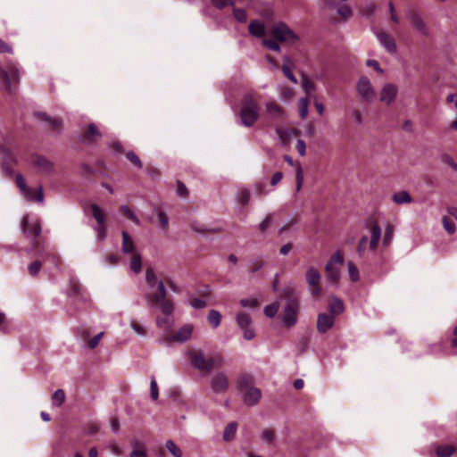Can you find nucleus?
<instances>
[{"mask_svg": "<svg viewBox=\"0 0 457 457\" xmlns=\"http://www.w3.org/2000/svg\"><path fill=\"white\" fill-rule=\"evenodd\" d=\"M272 38H263L262 44L264 47L276 53H280V43L293 45L300 40V37L284 21L275 22L271 26Z\"/></svg>", "mask_w": 457, "mask_h": 457, "instance_id": "1", "label": "nucleus"}, {"mask_svg": "<svg viewBox=\"0 0 457 457\" xmlns=\"http://www.w3.org/2000/svg\"><path fill=\"white\" fill-rule=\"evenodd\" d=\"M162 295H160V300L157 296H154V308L158 307L161 315L156 317V325L158 328L169 330L174 324L173 318V303L167 298L166 288L162 287Z\"/></svg>", "mask_w": 457, "mask_h": 457, "instance_id": "2", "label": "nucleus"}, {"mask_svg": "<svg viewBox=\"0 0 457 457\" xmlns=\"http://www.w3.org/2000/svg\"><path fill=\"white\" fill-rule=\"evenodd\" d=\"M293 292L290 288H285L283 295L287 298L284 307L282 321L287 328L295 326L297 322V315L299 312V302L296 298L292 297Z\"/></svg>", "mask_w": 457, "mask_h": 457, "instance_id": "3", "label": "nucleus"}, {"mask_svg": "<svg viewBox=\"0 0 457 457\" xmlns=\"http://www.w3.org/2000/svg\"><path fill=\"white\" fill-rule=\"evenodd\" d=\"M259 106L252 96H245L240 111L241 123L252 127L259 118Z\"/></svg>", "mask_w": 457, "mask_h": 457, "instance_id": "4", "label": "nucleus"}, {"mask_svg": "<svg viewBox=\"0 0 457 457\" xmlns=\"http://www.w3.org/2000/svg\"><path fill=\"white\" fill-rule=\"evenodd\" d=\"M145 282L150 289L157 287L158 292H152L145 295V299L149 308H154V296H157L160 299V295H162V286L165 288L162 280L159 279L153 268H147L145 270Z\"/></svg>", "mask_w": 457, "mask_h": 457, "instance_id": "5", "label": "nucleus"}, {"mask_svg": "<svg viewBox=\"0 0 457 457\" xmlns=\"http://www.w3.org/2000/svg\"><path fill=\"white\" fill-rule=\"evenodd\" d=\"M407 16L413 29L421 36L428 37L430 30L421 13L417 9H409Z\"/></svg>", "mask_w": 457, "mask_h": 457, "instance_id": "6", "label": "nucleus"}, {"mask_svg": "<svg viewBox=\"0 0 457 457\" xmlns=\"http://www.w3.org/2000/svg\"><path fill=\"white\" fill-rule=\"evenodd\" d=\"M356 90L359 96L368 103L373 102L376 98L374 87L366 76L359 78L356 85Z\"/></svg>", "mask_w": 457, "mask_h": 457, "instance_id": "7", "label": "nucleus"}, {"mask_svg": "<svg viewBox=\"0 0 457 457\" xmlns=\"http://www.w3.org/2000/svg\"><path fill=\"white\" fill-rule=\"evenodd\" d=\"M305 279L310 287V293L312 296H319L321 294L320 280L321 275L317 268L311 266L305 273Z\"/></svg>", "mask_w": 457, "mask_h": 457, "instance_id": "8", "label": "nucleus"}, {"mask_svg": "<svg viewBox=\"0 0 457 457\" xmlns=\"http://www.w3.org/2000/svg\"><path fill=\"white\" fill-rule=\"evenodd\" d=\"M237 326L244 332V338L245 340H252L255 337V331L253 328V321L250 315L240 312L237 315L236 318Z\"/></svg>", "mask_w": 457, "mask_h": 457, "instance_id": "9", "label": "nucleus"}, {"mask_svg": "<svg viewBox=\"0 0 457 457\" xmlns=\"http://www.w3.org/2000/svg\"><path fill=\"white\" fill-rule=\"evenodd\" d=\"M211 388L215 394H224L229 387L228 378L223 371L215 373L210 381Z\"/></svg>", "mask_w": 457, "mask_h": 457, "instance_id": "10", "label": "nucleus"}, {"mask_svg": "<svg viewBox=\"0 0 457 457\" xmlns=\"http://www.w3.org/2000/svg\"><path fill=\"white\" fill-rule=\"evenodd\" d=\"M22 226V233L31 240L32 246H36L37 237L41 233V226L36 221L32 223H29L28 217L24 216L21 221Z\"/></svg>", "mask_w": 457, "mask_h": 457, "instance_id": "11", "label": "nucleus"}, {"mask_svg": "<svg viewBox=\"0 0 457 457\" xmlns=\"http://www.w3.org/2000/svg\"><path fill=\"white\" fill-rule=\"evenodd\" d=\"M0 76L9 90H12V87L20 81V71L16 65H11L8 70L1 68Z\"/></svg>", "mask_w": 457, "mask_h": 457, "instance_id": "12", "label": "nucleus"}, {"mask_svg": "<svg viewBox=\"0 0 457 457\" xmlns=\"http://www.w3.org/2000/svg\"><path fill=\"white\" fill-rule=\"evenodd\" d=\"M365 228L369 229L370 233L369 247L370 251H375L378 248L379 240L381 238V228L375 220H370V221L366 222Z\"/></svg>", "mask_w": 457, "mask_h": 457, "instance_id": "13", "label": "nucleus"}, {"mask_svg": "<svg viewBox=\"0 0 457 457\" xmlns=\"http://www.w3.org/2000/svg\"><path fill=\"white\" fill-rule=\"evenodd\" d=\"M398 95V87L393 83L385 84L379 92V101L386 105L393 104Z\"/></svg>", "mask_w": 457, "mask_h": 457, "instance_id": "14", "label": "nucleus"}, {"mask_svg": "<svg viewBox=\"0 0 457 457\" xmlns=\"http://www.w3.org/2000/svg\"><path fill=\"white\" fill-rule=\"evenodd\" d=\"M188 356L195 368L207 372V355L202 350H192L188 353Z\"/></svg>", "mask_w": 457, "mask_h": 457, "instance_id": "15", "label": "nucleus"}, {"mask_svg": "<svg viewBox=\"0 0 457 457\" xmlns=\"http://www.w3.org/2000/svg\"><path fill=\"white\" fill-rule=\"evenodd\" d=\"M32 164L38 170L40 173L51 174L54 170V164L47 158L36 155L32 159Z\"/></svg>", "mask_w": 457, "mask_h": 457, "instance_id": "16", "label": "nucleus"}, {"mask_svg": "<svg viewBox=\"0 0 457 457\" xmlns=\"http://www.w3.org/2000/svg\"><path fill=\"white\" fill-rule=\"evenodd\" d=\"M335 323V317L328 313H320L317 319V330L320 333H326Z\"/></svg>", "mask_w": 457, "mask_h": 457, "instance_id": "17", "label": "nucleus"}, {"mask_svg": "<svg viewBox=\"0 0 457 457\" xmlns=\"http://www.w3.org/2000/svg\"><path fill=\"white\" fill-rule=\"evenodd\" d=\"M377 38L380 45L384 46L390 54H395L397 51L395 42L392 37L384 31L376 33Z\"/></svg>", "mask_w": 457, "mask_h": 457, "instance_id": "18", "label": "nucleus"}, {"mask_svg": "<svg viewBox=\"0 0 457 457\" xmlns=\"http://www.w3.org/2000/svg\"><path fill=\"white\" fill-rule=\"evenodd\" d=\"M102 137L101 132L97 129L96 125L91 123L87 126V129L85 130L83 135L81 136V141L84 144H91L95 142L96 139Z\"/></svg>", "mask_w": 457, "mask_h": 457, "instance_id": "19", "label": "nucleus"}, {"mask_svg": "<svg viewBox=\"0 0 457 457\" xmlns=\"http://www.w3.org/2000/svg\"><path fill=\"white\" fill-rule=\"evenodd\" d=\"M244 393V403L248 406H253L258 403L262 397V392L259 388L253 386L252 388H249Z\"/></svg>", "mask_w": 457, "mask_h": 457, "instance_id": "20", "label": "nucleus"}, {"mask_svg": "<svg viewBox=\"0 0 457 457\" xmlns=\"http://www.w3.org/2000/svg\"><path fill=\"white\" fill-rule=\"evenodd\" d=\"M194 327L191 324H186L181 327L174 335L170 337V340L177 342H185L188 340L193 333Z\"/></svg>", "mask_w": 457, "mask_h": 457, "instance_id": "21", "label": "nucleus"}, {"mask_svg": "<svg viewBox=\"0 0 457 457\" xmlns=\"http://www.w3.org/2000/svg\"><path fill=\"white\" fill-rule=\"evenodd\" d=\"M248 31L253 37L257 38L262 37L263 39L266 32V27L263 21L253 20L248 25Z\"/></svg>", "mask_w": 457, "mask_h": 457, "instance_id": "22", "label": "nucleus"}, {"mask_svg": "<svg viewBox=\"0 0 457 457\" xmlns=\"http://www.w3.org/2000/svg\"><path fill=\"white\" fill-rule=\"evenodd\" d=\"M265 107V115L268 119L278 120L284 115L283 109L275 102H268Z\"/></svg>", "mask_w": 457, "mask_h": 457, "instance_id": "23", "label": "nucleus"}, {"mask_svg": "<svg viewBox=\"0 0 457 457\" xmlns=\"http://www.w3.org/2000/svg\"><path fill=\"white\" fill-rule=\"evenodd\" d=\"M223 363L224 360L220 353H215L207 354V372L221 368Z\"/></svg>", "mask_w": 457, "mask_h": 457, "instance_id": "24", "label": "nucleus"}, {"mask_svg": "<svg viewBox=\"0 0 457 457\" xmlns=\"http://www.w3.org/2000/svg\"><path fill=\"white\" fill-rule=\"evenodd\" d=\"M21 193L29 202L37 200L38 203H43V191L41 187L38 188L37 195L36 191L28 186L22 188Z\"/></svg>", "mask_w": 457, "mask_h": 457, "instance_id": "25", "label": "nucleus"}, {"mask_svg": "<svg viewBox=\"0 0 457 457\" xmlns=\"http://www.w3.org/2000/svg\"><path fill=\"white\" fill-rule=\"evenodd\" d=\"M344 311H345V306H344L343 302L337 296H334V295L331 296L329 298V303H328L329 314L336 317L337 315L343 313Z\"/></svg>", "mask_w": 457, "mask_h": 457, "instance_id": "26", "label": "nucleus"}, {"mask_svg": "<svg viewBox=\"0 0 457 457\" xmlns=\"http://www.w3.org/2000/svg\"><path fill=\"white\" fill-rule=\"evenodd\" d=\"M326 278L330 283H337L340 278V270L332 262H327L325 266Z\"/></svg>", "mask_w": 457, "mask_h": 457, "instance_id": "27", "label": "nucleus"}, {"mask_svg": "<svg viewBox=\"0 0 457 457\" xmlns=\"http://www.w3.org/2000/svg\"><path fill=\"white\" fill-rule=\"evenodd\" d=\"M122 245L121 250L124 253H137L135 251V244L131 237L126 232L122 231Z\"/></svg>", "mask_w": 457, "mask_h": 457, "instance_id": "28", "label": "nucleus"}, {"mask_svg": "<svg viewBox=\"0 0 457 457\" xmlns=\"http://www.w3.org/2000/svg\"><path fill=\"white\" fill-rule=\"evenodd\" d=\"M392 200L397 204H410L412 202L411 195L405 190L395 193L392 196Z\"/></svg>", "mask_w": 457, "mask_h": 457, "instance_id": "29", "label": "nucleus"}, {"mask_svg": "<svg viewBox=\"0 0 457 457\" xmlns=\"http://www.w3.org/2000/svg\"><path fill=\"white\" fill-rule=\"evenodd\" d=\"M237 385L241 392L253 387V378L252 376L244 374L238 378Z\"/></svg>", "mask_w": 457, "mask_h": 457, "instance_id": "30", "label": "nucleus"}, {"mask_svg": "<svg viewBox=\"0 0 457 457\" xmlns=\"http://www.w3.org/2000/svg\"><path fill=\"white\" fill-rule=\"evenodd\" d=\"M454 447L449 445H440L436 447L437 457H451L454 453Z\"/></svg>", "mask_w": 457, "mask_h": 457, "instance_id": "31", "label": "nucleus"}, {"mask_svg": "<svg viewBox=\"0 0 457 457\" xmlns=\"http://www.w3.org/2000/svg\"><path fill=\"white\" fill-rule=\"evenodd\" d=\"M237 429V422L228 423L224 429L223 439L228 442L233 440L235 438Z\"/></svg>", "mask_w": 457, "mask_h": 457, "instance_id": "32", "label": "nucleus"}, {"mask_svg": "<svg viewBox=\"0 0 457 457\" xmlns=\"http://www.w3.org/2000/svg\"><path fill=\"white\" fill-rule=\"evenodd\" d=\"M154 212L157 216L159 226L162 229H166L169 225L168 215L158 207H154Z\"/></svg>", "mask_w": 457, "mask_h": 457, "instance_id": "33", "label": "nucleus"}, {"mask_svg": "<svg viewBox=\"0 0 457 457\" xmlns=\"http://www.w3.org/2000/svg\"><path fill=\"white\" fill-rule=\"evenodd\" d=\"M92 215L96 220L97 224H105V215L103 210L96 204L91 205Z\"/></svg>", "mask_w": 457, "mask_h": 457, "instance_id": "34", "label": "nucleus"}, {"mask_svg": "<svg viewBox=\"0 0 457 457\" xmlns=\"http://www.w3.org/2000/svg\"><path fill=\"white\" fill-rule=\"evenodd\" d=\"M130 269L137 274L142 270V259L138 253H133L130 260Z\"/></svg>", "mask_w": 457, "mask_h": 457, "instance_id": "35", "label": "nucleus"}, {"mask_svg": "<svg viewBox=\"0 0 457 457\" xmlns=\"http://www.w3.org/2000/svg\"><path fill=\"white\" fill-rule=\"evenodd\" d=\"M262 441L267 445H273L275 441V431L271 428H265L260 436Z\"/></svg>", "mask_w": 457, "mask_h": 457, "instance_id": "36", "label": "nucleus"}, {"mask_svg": "<svg viewBox=\"0 0 457 457\" xmlns=\"http://www.w3.org/2000/svg\"><path fill=\"white\" fill-rule=\"evenodd\" d=\"M377 4L374 3H368L360 8V14L363 17H370L377 11Z\"/></svg>", "mask_w": 457, "mask_h": 457, "instance_id": "37", "label": "nucleus"}, {"mask_svg": "<svg viewBox=\"0 0 457 457\" xmlns=\"http://www.w3.org/2000/svg\"><path fill=\"white\" fill-rule=\"evenodd\" d=\"M38 117L40 120L48 121L54 130H60L62 128V121L58 119H52L46 113H39Z\"/></svg>", "mask_w": 457, "mask_h": 457, "instance_id": "38", "label": "nucleus"}, {"mask_svg": "<svg viewBox=\"0 0 457 457\" xmlns=\"http://www.w3.org/2000/svg\"><path fill=\"white\" fill-rule=\"evenodd\" d=\"M208 322L212 325V328H217L220 324L221 315L216 310L210 311L208 314Z\"/></svg>", "mask_w": 457, "mask_h": 457, "instance_id": "39", "label": "nucleus"}, {"mask_svg": "<svg viewBox=\"0 0 457 457\" xmlns=\"http://www.w3.org/2000/svg\"><path fill=\"white\" fill-rule=\"evenodd\" d=\"M65 401V393L62 389H57L52 395V403L55 406H61Z\"/></svg>", "mask_w": 457, "mask_h": 457, "instance_id": "40", "label": "nucleus"}, {"mask_svg": "<svg viewBox=\"0 0 457 457\" xmlns=\"http://www.w3.org/2000/svg\"><path fill=\"white\" fill-rule=\"evenodd\" d=\"M309 99L308 97L301 98L298 103L299 115L304 120L308 115Z\"/></svg>", "mask_w": 457, "mask_h": 457, "instance_id": "41", "label": "nucleus"}, {"mask_svg": "<svg viewBox=\"0 0 457 457\" xmlns=\"http://www.w3.org/2000/svg\"><path fill=\"white\" fill-rule=\"evenodd\" d=\"M442 225H443V228H445V230L449 235H453L456 232V226L453 221H451L449 217H447V216L442 217Z\"/></svg>", "mask_w": 457, "mask_h": 457, "instance_id": "42", "label": "nucleus"}, {"mask_svg": "<svg viewBox=\"0 0 457 457\" xmlns=\"http://www.w3.org/2000/svg\"><path fill=\"white\" fill-rule=\"evenodd\" d=\"M337 14L345 21H348L353 16V11L347 4H343L337 9Z\"/></svg>", "mask_w": 457, "mask_h": 457, "instance_id": "43", "label": "nucleus"}, {"mask_svg": "<svg viewBox=\"0 0 457 457\" xmlns=\"http://www.w3.org/2000/svg\"><path fill=\"white\" fill-rule=\"evenodd\" d=\"M165 446L174 457H182V451L172 440H168Z\"/></svg>", "mask_w": 457, "mask_h": 457, "instance_id": "44", "label": "nucleus"}, {"mask_svg": "<svg viewBox=\"0 0 457 457\" xmlns=\"http://www.w3.org/2000/svg\"><path fill=\"white\" fill-rule=\"evenodd\" d=\"M394 237V227L391 224H387L385 228V234L383 237V244L384 245H390L392 239Z\"/></svg>", "mask_w": 457, "mask_h": 457, "instance_id": "45", "label": "nucleus"}, {"mask_svg": "<svg viewBox=\"0 0 457 457\" xmlns=\"http://www.w3.org/2000/svg\"><path fill=\"white\" fill-rule=\"evenodd\" d=\"M347 268H348V273H349L350 279L353 282L359 280V278H360L359 270L356 268V266L354 265V263L353 262H348Z\"/></svg>", "mask_w": 457, "mask_h": 457, "instance_id": "46", "label": "nucleus"}, {"mask_svg": "<svg viewBox=\"0 0 457 457\" xmlns=\"http://www.w3.org/2000/svg\"><path fill=\"white\" fill-rule=\"evenodd\" d=\"M274 216L275 214L274 213H270L268 214L265 219L260 223L259 225V229L263 233V232H266L270 224L272 223L273 220H274Z\"/></svg>", "mask_w": 457, "mask_h": 457, "instance_id": "47", "label": "nucleus"}, {"mask_svg": "<svg viewBox=\"0 0 457 457\" xmlns=\"http://www.w3.org/2000/svg\"><path fill=\"white\" fill-rule=\"evenodd\" d=\"M211 1H212V5L219 10L224 9L225 7H227L228 5H230V6L235 5V0H211Z\"/></svg>", "mask_w": 457, "mask_h": 457, "instance_id": "48", "label": "nucleus"}, {"mask_svg": "<svg viewBox=\"0 0 457 457\" xmlns=\"http://www.w3.org/2000/svg\"><path fill=\"white\" fill-rule=\"evenodd\" d=\"M120 209H121V212H123V214L127 218H129V220L134 221L137 225L140 224L139 220L136 216L135 212L131 209H129L127 205H122Z\"/></svg>", "mask_w": 457, "mask_h": 457, "instance_id": "49", "label": "nucleus"}, {"mask_svg": "<svg viewBox=\"0 0 457 457\" xmlns=\"http://www.w3.org/2000/svg\"><path fill=\"white\" fill-rule=\"evenodd\" d=\"M302 87L307 95H310L316 89L315 85L305 76L303 77Z\"/></svg>", "mask_w": 457, "mask_h": 457, "instance_id": "50", "label": "nucleus"}, {"mask_svg": "<svg viewBox=\"0 0 457 457\" xmlns=\"http://www.w3.org/2000/svg\"><path fill=\"white\" fill-rule=\"evenodd\" d=\"M367 246H368V237L363 236V237H361V238L360 239V241L358 243V245L356 248L357 253L360 256H362L367 250Z\"/></svg>", "mask_w": 457, "mask_h": 457, "instance_id": "51", "label": "nucleus"}, {"mask_svg": "<svg viewBox=\"0 0 457 457\" xmlns=\"http://www.w3.org/2000/svg\"><path fill=\"white\" fill-rule=\"evenodd\" d=\"M150 395H151V398L154 400V401H156L158 399V396H159V389H158V385H157V382H156V379L154 377H152L151 378V382H150Z\"/></svg>", "mask_w": 457, "mask_h": 457, "instance_id": "52", "label": "nucleus"}, {"mask_svg": "<svg viewBox=\"0 0 457 457\" xmlns=\"http://www.w3.org/2000/svg\"><path fill=\"white\" fill-rule=\"evenodd\" d=\"M233 15L235 19L239 22H245L247 20V13L244 9L234 8Z\"/></svg>", "mask_w": 457, "mask_h": 457, "instance_id": "53", "label": "nucleus"}, {"mask_svg": "<svg viewBox=\"0 0 457 457\" xmlns=\"http://www.w3.org/2000/svg\"><path fill=\"white\" fill-rule=\"evenodd\" d=\"M126 156L128 160L137 168L141 169L142 168V162L139 159V157L132 151H129L126 154Z\"/></svg>", "mask_w": 457, "mask_h": 457, "instance_id": "54", "label": "nucleus"}, {"mask_svg": "<svg viewBox=\"0 0 457 457\" xmlns=\"http://www.w3.org/2000/svg\"><path fill=\"white\" fill-rule=\"evenodd\" d=\"M41 267H42V262L40 261H35V262H31L29 265V274L34 277L37 276L39 273Z\"/></svg>", "mask_w": 457, "mask_h": 457, "instance_id": "55", "label": "nucleus"}, {"mask_svg": "<svg viewBox=\"0 0 457 457\" xmlns=\"http://www.w3.org/2000/svg\"><path fill=\"white\" fill-rule=\"evenodd\" d=\"M328 262H332V265H343L344 256L341 251H337Z\"/></svg>", "mask_w": 457, "mask_h": 457, "instance_id": "56", "label": "nucleus"}, {"mask_svg": "<svg viewBox=\"0 0 457 457\" xmlns=\"http://www.w3.org/2000/svg\"><path fill=\"white\" fill-rule=\"evenodd\" d=\"M282 71L284 75L294 84L297 83V79L295 76L293 74L291 68L287 63H283L282 65Z\"/></svg>", "mask_w": 457, "mask_h": 457, "instance_id": "57", "label": "nucleus"}, {"mask_svg": "<svg viewBox=\"0 0 457 457\" xmlns=\"http://www.w3.org/2000/svg\"><path fill=\"white\" fill-rule=\"evenodd\" d=\"M278 305L277 303H270L264 308V313L269 318H273L278 312Z\"/></svg>", "mask_w": 457, "mask_h": 457, "instance_id": "58", "label": "nucleus"}, {"mask_svg": "<svg viewBox=\"0 0 457 457\" xmlns=\"http://www.w3.org/2000/svg\"><path fill=\"white\" fill-rule=\"evenodd\" d=\"M303 182V172L301 166H299L296 170V191L297 192H299L301 190Z\"/></svg>", "mask_w": 457, "mask_h": 457, "instance_id": "59", "label": "nucleus"}, {"mask_svg": "<svg viewBox=\"0 0 457 457\" xmlns=\"http://www.w3.org/2000/svg\"><path fill=\"white\" fill-rule=\"evenodd\" d=\"M250 196H251L250 191L248 189H243L240 192V196H239L240 203L243 205L247 204L250 201Z\"/></svg>", "mask_w": 457, "mask_h": 457, "instance_id": "60", "label": "nucleus"}, {"mask_svg": "<svg viewBox=\"0 0 457 457\" xmlns=\"http://www.w3.org/2000/svg\"><path fill=\"white\" fill-rule=\"evenodd\" d=\"M12 46L0 38V54H12Z\"/></svg>", "mask_w": 457, "mask_h": 457, "instance_id": "61", "label": "nucleus"}, {"mask_svg": "<svg viewBox=\"0 0 457 457\" xmlns=\"http://www.w3.org/2000/svg\"><path fill=\"white\" fill-rule=\"evenodd\" d=\"M188 194L187 187L181 182L178 181L177 183V195L180 197H185Z\"/></svg>", "mask_w": 457, "mask_h": 457, "instance_id": "62", "label": "nucleus"}, {"mask_svg": "<svg viewBox=\"0 0 457 457\" xmlns=\"http://www.w3.org/2000/svg\"><path fill=\"white\" fill-rule=\"evenodd\" d=\"M190 227L193 230L196 231V232H199L201 234H205L207 232H210L211 230L204 228L203 225H200L198 222L196 221H193L191 222L190 224Z\"/></svg>", "mask_w": 457, "mask_h": 457, "instance_id": "63", "label": "nucleus"}, {"mask_svg": "<svg viewBox=\"0 0 457 457\" xmlns=\"http://www.w3.org/2000/svg\"><path fill=\"white\" fill-rule=\"evenodd\" d=\"M442 161L452 167L454 170H457V162H455L452 156L449 154H443L441 157Z\"/></svg>", "mask_w": 457, "mask_h": 457, "instance_id": "64", "label": "nucleus"}]
</instances>
